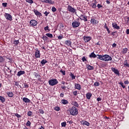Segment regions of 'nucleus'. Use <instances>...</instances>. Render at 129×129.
<instances>
[{
	"label": "nucleus",
	"instance_id": "obj_40",
	"mask_svg": "<svg viewBox=\"0 0 129 129\" xmlns=\"http://www.w3.org/2000/svg\"><path fill=\"white\" fill-rule=\"evenodd\" d=\"M26 2L28 3V4H34V1H33V0H26Z\"/></svg>",
	"mask_w": 129,
	"mask_h": 129
},
{
	"label": "nucleus",
	"instance_id": "obj_30",
	"mask_svg": "<svg viewBox=\"0 0 129 129\" xmlns=\"http://www.w3.org/2000/svg\"><path fill=\"white\" fill-rule=\"evenodd\" d=\"M19 43L20 41H19V40H14L13 44H14V45H16V46H18Z\"/></svg>",
	"mask_w": 129,
	"mask_h": 129
},
{
	"label": "nucleus",
	"instance_id": "obj_49",
	"mask_svg": "<svg viewBox=\"0 0 129 129\" xmlns=\"http://www.w3.org/2000/svg\"><path fill=\"white\" fill-rule=\"evenodd\" d=\"M44 110H42V109H39V111H38V113H44Z\"/></svg>",
	"mask_w": 129,
	"mask_h": 129
},
{
	"label": "nucleus",
	"instance_id": "obj_63",
	"mask_svg": "<svg viewBox=\"0 0 129 129\" xmlns=\"http://www.w3.org/2000/svg\"><path fill=\"white\" fill-rule=\"evenodd\" d=\"M101 98H97V101H101Z\"/></svg>",
	"mask_w": 129,
	"mask_h": 129
},
{
	"label": "nucleus",
	"instance_id": "obj_42",
	"mask_svg": "<svg viewBox=\"0 0 129 129\" xmlns=\"http://www.w3.org/2000/svg\"><path fill=\"white\" fill-rule=\"evenodd\" d=\"M63 38H64V36H63V35H60L58 36H57V38L58 40H62V39H63Z\"/></svg>",
	"mask_w": 129,
	"mask_h": 129
},
{
	"label": "nucleus",
	"instance_id": "obj_43",
	"mask_svg": "<svg viewBox=\"0 0 129 129\" xmlns=\"http://www.w3.org/2000/svg\"><path fill=\"white\" fill-rule=\"evenodd\" d=\"M59 72H60V73H61L63 76H65L66 74V73H65V71H62V69H61V70L59 71Z\"/></svg>",
	"mask_w": 129,
	"mask_h": 129
},
{
	"label": "nucleus",
	"instance_id": "obj_52",
	"mask_svg": "<svg viewBox=\"0 0 129 129\" xmlns=\"http://www.w3.org/2000/svg\"><path fill=\"white\" fill-rule=\"evenodd\" d=\"M61 126H64V127L66 126V122H62Z\"/></svg>",
	"mask_w": 129,
	"mask_h": 129
},
{
	"label": "nucleus",
	"instance_id": "obj_50",
	"mask_svg": "<svg viewBox=\"0 0 129 129\" xmlns=\"http://www.w3.org/2000/svg\"><path fill=\"white\" fill-rule=\"evenodd\" d=\"M73 93L75 96H77V95L78 94L77 93V91H74Z\"/></svg>",
	"mask_w": 129,
	"mask_h": 129
},
{
	"label": "nucleus",
	"instance_id": "obj_56",
	"mask_svg": "<svg viewBox=\"0 0 129 129\" xmlns=\"http://www.w3.org/2000/svg\"><path fill=\"white\" fill-rule=\"evenodd\" d=\"M92 8H93V9H95V8H96V4H93V5H92Z\"/></svg>",
	"mask_w": 129,
	"mask_h": 129
},
{
	"label": "nucleus",
	"instance_id": "obj_27",
	"mask_svg": "<svg viewBox=\"0 0 129 129\" xmlns=\"http://www.w3.org/2000/svg\"><path fill=\"white\" fill-rule=\"evenodd\" d=\"M41 64H42V66H44L46 63H48V61L46 59H42L41 61Z\"/></svg>",
	"mask_w": 129,
	"mask_h": 129
},
{
	"label": "nucleus",
	"instance_id": "obj_39",
	"mask_svg": "<svg viewBox=\"0 0 129 129\" xmlns=\"http://www.w3.org/2000/svg\"><path fill=\"white\" fill-rule=\"evenodd\" d=\"M24 88H29V84L26 83H24Z\"/></svg>",
	"mask_w": 129,
	"mask_h": 129
},
{
	"label": "nucleus",
	"instance_id": "obj_6",
	"mask_svg": "<svg viewBox=\"0 0 129 129\" xmlns=\"http://www.w3.org/2000/svg\"><path fill=\"white\" fill-rule=\"evenodd\" d=\"M35 58H40V57H41V53H40V50H39V49L38 48L35 49Z\"/></svg>",
	"mask_w": 129,
	"mask_h": 129
},
{
	"label": "nucleus",
	"instance_id": "obj_16",
	"mask_svg": "<svg viewBox=\"0 0 129 129\" xmlns=\"http://www.w3.org/2000/svg\"><path fill=\"white\" fill-rule=\"evenodd\" d=\"M111 70L112 72H114V73H115V74H116V75H119V72L118 71V70L114 68H112Z\"/></svg>",
	"mask_w": 129,
	"mask_h": 129
},
{
	"label": "nucleus",
	"instance_id": "obj_61",
	"mask_svg": "<svg viewBox=\"0 0 129 129\" xmlns=\"http://www.w3.org/2000/svg\"><path fill=\"white\" fill-rule=\"evenodd\" d=\"M124 66H126V67H129V64L126 63L124 64Z\"/></svg>",
	"mask_w": 129,
	"mask_h": 129
},
{
	"label": "nucleus",
	"instance_id": "obj_41",
	"mask_svg": "<svg viewBox=\"0 0 129 129\" xmlns=\"http://www.w3.org/2000/svg\"><path fill=\"white\" fill-rule=\"evenodd\" d=\"M42 39L44 41H47V40H48V37L44 35L42 36Z\"/></svg>",
	"mask_w": 129,
	"mask_h": 129
},
{
	"label": "nucleus",
	"instance_id": "obj_59",
	"mask_svg": "<svg viewBox=\"0 0 129 129\" xmlns=\"http://www.w3.org/2000/svg\"><path fill=\"white\" fill-rule=\"evenodd\" d=\"M112 46L113 48H115V47H116V44L113 43Z\"/></svg>",
	"mask_w": 129,
	"mask_h": 129
},
{
	"label": "nucleus",
	"instance_id": "obj_21",
	"mask_svg": "<svg viewBox=\"0 0 129 129\" xmlns=\"http://www.w3.org/2000/svg\"><path fill=\"white\" fill-rule=\"evenodd\" d=\"M91 96H92V94L90 92H88L86 95L87 99H90V98H91Z\"/></svg>",
	"mask_w": 129,
	"mask_h": 129
},
{
	"label": "nucleus",
	"instance_id": "obj_25",
	"mask_svg": "<svg viewBox=\"0 0 129 129\" xmlns=\"http://www.w3.org/2000/svg\"><path fill=\"white\" fill-rule=\"evenodd\" d=\"M72 105H74V106H76V107H79V104L77 101L72 102Z\"/></svg>",
	"mask_w": 129,
	"mask_h": 129
},
{
	"label": "nucleus",
	"instance_id": "obj_51",
	"mask_svg": "<svg viewBox=\"0 0 129 129\" xmlns=\"http://www.w3.org/2000/svg\"><path fill=\"white\" fill-rule=\"evenodd\" d=\"M15 116H17V117H18V118H20V117H21V115H19L18 113H16L15 114Z\"/></svg>",
	"mask_w": 129,
	"mask_h": 129
},
{
	"label": "nucleus",
	"instance_id": "obj_11",
	"mask_svg": "<svg viewBox=\"0 0 129 129\" xmlns=\"http://www.w3.org/2000/svg\"><path fill=\"white\" fill-rule=\"evenodd\" d=\"M91 23L93 25H96V24H97V18L93 17L91 20Z\"/></svg>",
	"mask_w": 129,
	"mask_h": 129
},
{
	"label": "nucleus",
	"instance_id": "obj_31",
	"mask_svg": "<svg viewBox=\"0 0 129 129\" xmlns=\"http://www.w3.org/2000/svg\"><path fill=\"white\" fill-rule=\"evenodd\" d=\"M14 85L15 86H19V81H14Z\"/></svg>",
	"mask_w": 129,
	"mask_h": 129
},
{
	"label": "nucleus",
	"instance_id": "obj_23",
	"mask_svg": "<svg viewBox=\"0 0 129 129\" xmlns=\"http://www.w3.org/2000/svg\"><path fill=\"white\" fill-rule=\"evenodd\" d=\"M7 94L8 97H14V93L13 92H7Z\"/></svg>",
	"mask_w": 129,
	"mask_h": 129
},
{
	"label": "nucleus",
	"instance_id": "obj_4",
	"mask_svg": "<svg viewBox=\"0 0 129 129\" xmlns=\"http://www.w3.org/2000/svg\"><path fill=\"white\" fill-rule=\"evenodd\" d=\"M67 10L68 12H70V13H72V14L76 13V9H74V8L70 5L68 6Z\"/></svg>",
	"mask_w": 129,
	"mask_h": 129
},
{
	"label": "nucleus",
	"instance_id": "obj_60",
	"mask_svg": "<svg viewBox=\"0 0 129 129\" xmlns=\"http://www.w3.org/2000/svg\"><path fill=\"white\" fill-rule=\"evenodd\" d=\"M107 32H108V34H110V30H109V29L108 28L106 29Z\"/></svg>",
	"mask_w": 129,
	"mask_h": 129
},
{
	"label": "nucleus",
	"instance_id": "obj_7",
	"mask_svg": "<svg viewBox=\"0 0 129 129\" xmlns=\"http://www.w3.org/2000/svg\"><path fill=\"white\" fill-rule=\"evenodd\" d=\"M5 17L6 18V20H8L9 21H13V16L9 14L5 13L4 15Z\"/></svg>",
	"mask_w": 129,
	"mask_h": 129
},
{
	"label": "nucleus",
	"instance_id": "obj_26",
	"mask_svg": "<svg viewBox=\"0 0 129 129\" xmlns=\"http://www.w3.org/2000/svg\"><path fill=\"white\" fill-rule=\"evenodd\" d=\"M89 57L90 58H96V54L94 52H92Z\"/></svg>",
	"mask_w": 129,
	"mask_h": 129
},
{
	"label": "nucleus",
	"instance_id": "obj_12",
	"mask_svg": "<svg viewBox=\"0 0 129 129\" xmlns=\"http://www.w3.org/2000/svg\"><path fill=\"white\" fill-rule=\"evenodd\" d=\"M91 40L90 36H84V40L85 43H88Z\"/></svg>",
	"mask_w": 129,
	"mask_h": 129
},
{
	"label": "nucleus",
	"instance_id": "obj_64",
	"mask_svg": "<svg viewBox=\"0 0 129 129\" xmlns=\"http://www.w3.org/2000/svg\"><path fill=\"white\" fill-rule=\"evenodd\" d=\"M94 85L95 86H97V82H95L94 84Z\"/></svg>",
	"mask_w": 129,
	"mask_h": 129
},
{
	"label": "nucleus",
	"instance_id": "obj_19",
	"mask_svg": "<svg viewBox=\"0 0 129 129\" xmlns=\"http://www.w3.org/2000/svg\"><path fill=\"white\" fill-rule=\"evenodd\" d=\"M65 44L67 45L68 47L71 46L72 44V42L70 40H68L65 41Z\"/></svg>",
	"mask_w": 129,
	"mask_h": 129
},
{
	"label": "nucleus",
	"instance_id": "obj_34",
	"mask_svg": "<svg viewBox=\"0 0 129 129\" xmlns=\"http://www.w3.org/2000/svg\"><path fill=\"white\" fill-rule=\"evenodd\" d=\"M70 75L71 77H72V80H74V79H75L76 77L75 76H74V75L72 73H71Z\"/></svg>",
	"mask_w": 129,
	"mask_h": 129
},
{
	"label": "nucleus",
	"instance_id": "obj_48",
	"mask_svg": "<svg viewBox=\"0 0 129 129\" xmlns=\"http://www.w3.org/2000/svg\"><path fill=\"white\" fill-rule=\"evenodd\" d=\"M27 126H30L31 125V121L30 120H28L27 122L26 123Z\"/></svg>",
	"mask_w": 129,
	"mask_h": 129
},
{
	"label": "nucleus",
	"instance_id": "obj_58",
	"mask_svg": "<svg viewBox=\"0 0 129 129\" xmlns=\"http://www.w3.org/2000/svg\"><path fill=\"white\" fill-rule=\"evenodd\" d=\"M108 27H107V24H106V23L104 25V29H108Z\"/></svg>",
	"mask_w": 129,
	"mask_h": 129
},
{
	"label": "nucleus",
	"instance_id": "obj_3",
	"mask_svg": "<svg viewBox=\"0 0 129 129\" xmlns=\"http://www.w3.org/2000/svg\"><path fill=\"white\" fill-rule=\"evenodd\" d=\"M72 27L74 29L75 28H78L79 26H80V22L79 21V19L78 20H75L73 23H72Z\"/></svg>",
	"mask_w": 129,
	"mask_h": 129
},
{
	"label": "nucleus",
	"instance_id": "obj_24",
	"mask_svg": "<svg viewBox=\"0 0 129 129\" xmlns=\"http://www.w3.org/2000/svg\"><path fill=\"white\" fill-rule=\"evenodd\" d=\"M61 103L62 104H68V103H69V102H68V100H66V99H62L61 100Z\"/></svg>",
	"mask_w": 129,
	"mask_h": 129
},
{
	"label": "nucleus",
	"instance_id": "obj_10",
	"mask_svg": "<svg viewBox=\"0 0 129 129\" xmlns=\"http://www.w3.org/2000/svg\"><path fill=\"white\" fill-rule=\"evenodd\" d=\"M71 112L72 113H78V109H77V108H76L75 106H73L71 110Z\"/></svg>",
	"mask_w": 129,
	"mask_h": 129
},
{
	"label": "nucleus",
	"instance_id": "obj_18",
	"mask_svg": "<svg viewBox=\"0 0 129 129\" xmlns=\"http://www.w3.org/2000/svg\"><path fill=\"white\" fill-rule=\"evenodd\" d=\"M81 124H83V125H87V126H89V122H88L87 121L85 120H82L81 121Z\"/></svg>",
	"mask_w": 129,
	"mask_h": 129
},
{
	"label": "nucleus",
	"instance_id": "obj_62",
	"mask_svg": "<svg viewBox=\"0 0 129 129\" xmlns=\"http://www.w3.org/2000/svg\"><path fill=\"white\" fill-rule=\"evenodd\" d=\"M126 34H127V35H129V29H127L126 31Z\"/></svg>",
	"mask_w": 129,
	"mask_h": 129
},
{
	"label": "nucleus",
	"instance_id": "obj_46",
	"mask_svg": "<svg viewBox=\"0 0 129 129\" xmlns=\"http://www.w3.org/2000/svg\"><path fill=\"white\" fill-rule=\"evenodd\" d=\"M51 11L54 13L56 12V11H57V9H56V8H55V7H52L51 8Z\"/></svg>",
	"mask_w": 129,
	"mask_h": 129
},
{
	"label": "nucleus",
	"instance_id": "obj_44",
	"mask_svg": "<svg viewBox=\"0 0 129 129\" xmlns=\"http://www.w3.org/2000/svg\"><path fill=\"white\" fill-rule=\"evenodd\" d=\"M82 60L83 61V62H86L87 61V59H86V57L85 56H83L82 58Z\"/></svg>",
	"mask_w": 129,
	"mask_h": 129
},
{
	"label": "nucleus",
	"instance_id": "obj_45",
	"mask_svg": "<svg viewBox=\"0 0 129 129\" xmlns=\"http://www.w3.org/2000/svg\"><path fill=\"white\" fill-rule=\"evenodd\" d=\"M2 6L4 8H7V6H8V3H2Z\"/></svg>",
	"mask_w": 129,
	"mask_h": 129
},
{
	"label": "nucleus",
	"instance_id": "obj_53",
	"mask_svg": "<svg viewBox=\"0 0 129 129\" xmlns=\"http://www.w3.org/2000/svg\"><path fill=\"white\" fill-rule=\"evenodd\" d=\"M128 83H129V82H128V80H126V81H125L124 82V84H128Z\"/></svg>",
	"mask_w": 129,
	"mask_h": 129
},
{
	"label": "nucleus",
	"instance_id": "obj_33",
	"mask_svg": "<svg viewBox=\"0 0 129 129\" xmlns=\"http://www.w3.org/2000/svg\"><path fill=\"white\" fill-rule=\"evenodd\" d=\"M87 69H88V70H92L93 69V67L88 64L87 66Z\"/></svg>",
	"mask_w": 129,
	"mask_h": 129
},
{
	"label": "nucleus",
	"instance_id": "obj_8",
	"mask_svg": "<svg viewBox=\"0 0 129 129\" xmlns=\"http://www.w3.org/2000/svg\"><path fill=\"white\" fill-rule=\"evenodd\" d=\"M80 19L81 21H84L85 22H87V16L85 15H81L80 16Z\"/></svg>",
	"mask_w": 129,
	"mask_h": 129
},
{
	"label": "nucleus",
	"instance_id": "obj_29",
	"mask_svg": "<svg viewBox=\"0 0 129 129\" xmlns=\"http://www.w3.org/2000/svg\"><path fill=\"white\" fill-rule=\"evenodd\" d=\"M127 48H125L123 49V50L122 51V54H126V53H127Z\"/></svg>",
	"mask_w": 129,
	"mask_h": 129
},
{
	"label": "nucleus",
	"instance_id": "obj_32",
	"mask_svg": "<svg viewBox=\"0 0 129 129\" xmlns=\"http://www.w3.org/2000/svg\"><path fill=\"white\" fill-rule=\"evenodd\" d=\"M45 36H47V37H48V38H53V34L51 33H46Z\"/></svg>",
	"mask_w": 129,
	"mask_h": 129
},
{
	"label": "nucleus",
	"instance_id": "obj_2",
	"mask_svg": "<svg viewBox=\"0 0 129 129\" xmlns=\"http://www.w3.org/2000/svg\"><path fill=\"white\" fill-rule=\"evenodd\" d=\"M48 83L51 86H54L58 84V81L56 79H51L48 81Z\"/></svg>",
	"mask_w": 129,
	"mask_h": 129
},
{
	"label": "nucleus",
	"instance_id": "obj_13",
	"mask_svg": "<svg viewBox=\"0 0 129 129\" xmlns=\"http://www.w3.org/2000/svg\"><path fill=\"white\" fill-rule=\"evenodd\" d=\"M42 3H45V4H50L51 5H53L54 2L52 0H41Z\"/></svg>",
	"mask_w": 129,
	"mask_h": 129
},
{
	"label": "nucleus",
	"instance_id": "obj_20",
	"mask_svg": "<svg viewBox=\"0 0 129 129\" xmlns=\"http://www.w3.org/2000/svg\"><path fill=\"white\" fill-rule=\"evenodd\" d=\"M25 73H26V72H25V71H20L17 73V76H18V77H20V76H21V75H24V74H25Z\"/></svg>",
	"mask_w": 129,
	"mask_h": 129
},
{
	"label": "nucleus",
	"instance_id": "obj_54",
	"mask_svg": "<svg viewBox=\"0 0 129 129\" xmlns=\"http://www.w3.org/2000/svg\"><path fill=\"white\" fill-rule=\"evenodd\" d=\"M61 88L65 90L66 89V86H61Z\"/></svg>",
	"mask_w": 129,
	"mask_h": 129
},
{
	"label": "nucleus",
	"instance_id": "obj_5",
	"mask_svg": "<svg viewBox=\"0 0 129 129\" xmlns=\"http://www.w3.org/2000/svg\"><path fill=\"white\" fill-rule=\"evenodd\" d=\"M29 24L31 27H35L38 25V21L35 20H30Z\"/></svg>",
	"mask_w": 129,
	"mask_h": 129
},
{
	"label": "nucleus",
	"instance_id": "obj_57",
	"mask_svg": "<svg viewBox=\"0 0 129 129\" xmlns=\"http://www.w3.org/2000/svg\"><path fill=\"white\" fill-rule=\"evenodd\" d=\"M97 7L98 9H100V8H102V6L100 5V4H98Z\"/></svg>",
	"mask_w": 129,
	"mask_h": 129
},
{
	"label": "nucleus",
	"instance_id": "obj_17",
	"mask_svg": "<svg viewBox=\"0 0 129 129\" xmlns=\"http://www.w3.org/2000/svg\"><path fill=\"white\" fill-rule=\"evenodd\" d=\"M23 101L25 102V103H29L31 102V100L29 99L28 98L23 97L22 99Z\"/></svg>",
	"mask_w": 129,
	"mask_h": 129
},
{
	"label": "nucleus",
	"instance_id": "obj_28",
	"mask_svg": "<svg viewBox=\"0 0 129 129\" xmlns=\"http://www.w3.org/2000/svg\"><path fill=\"white\" fill-rule=\"evenodd\" d=\"M0 100L2 103H4L6 101V98L3 96H0Z\"/></svg>",
	"mask_w": 129,
	"mask_h": 129
},
{
	"label": "nucleus",
	"instance_id": "obj_37",
	"mask_svg": "<svg viewBox=\"0 0 129 129\" xmlns=\"http://www.w3.org/2000/svg\"><path fill=\"white\" fill-rule=\"evenodd\" d=\"M43 14L45 15V17H48V15L50 14V12L49 11H45L43 12Z\"/></svg>",
	"mask_w": 129,
	"mask_h": 129
},
{
	"label": "nucleus",
	"instance_id": "obj_14",
	"mask_svg": "<svg viewBox=\"0 0 129 129\" xmlns=\"http://www.w3.org/2000/svg\"><path fill=\"white\" fill-rule=\"evenodd\" d=\"M33 12L37 17H42V14L38 11V10H34Z\"/></svg>",
	"mask_w": 129,
	"mask_h": 129
},
{
	"label": "nucleus",
	"instance_id": "obj_9",
	"mask_svg": "<svg viewBox=\"0 0 129 129\" xmlns=\"http://www.w3.org/2000/svg\"><path fill=\"white\" fill-rule=\"evenodd\" d=\"M34 75L35 78H37L38 81H41L42 79H41V75H40V73H34Z\"/></svg>",
	"mask_w": 129,
	"mask_h": 129
},
{
	"label": "nucleus",
	"instance_id": "obj_15",
	"mask_svg": "<svg viewBox=\"0 0 129 129\" xmlns=\"http://www.w3.org/2000/svg\"><path fill=\"white\" fill-rule=\"evenodd\" d=\"M112 26L114 29H116V30H119V26L117 25L116 22L113 23L112 24Z\"/></svg>",
	"mask_w": 129,
	"mask_h": 129
},
{
	"label": "nucleus",
	"instance_id": "obj_55",
	"mask_svg": "<svg viewBox=\"0 0 129 129\" xmlns=\"http://www.w3.org/2000/svg\"><path fill=\"white\" fill-rule=\"evenodd\" d=\"M60 97H64V94L61 93L59 95Z\"/></svg>",
	"mask_w": 129,
	"mask_h": 129
},
{
	"label": "nucleus",
	"instance_id": "obj_47",
	"mask_svg": "<svg viewBox=\"0 0 129 129\" xmlns=\"http://www.w3.org/2000/svg\"><path fill=\"white\" fill-rule=\"evenodd\" d=\"M54 110H56V111H59V110H60V107H59L58 106L55 107Z\"/></svg>",
	"mask_w": 129,
	"mask_h": 129
},
{
	"label": "nucleus",
	"instance_id": "obj_35",
	"mask_svg": "<svg viewBox=\"0 0 129 129\" xmlns=\"http://www.w3.org/2000/svg\"><path fill=\"white\" fill-rule=\"evenodd\" d=\"M5 61L4 57L0 56V63H3Z\"/></svg>",
	"mask_w": 129,
	"mask_h": 129
},
{
	"label": "nucleus",
	"instance_id": "obj_1",
	"mask_svg": "<svg viewBox=\"0 0 129 129\" xmlns=\"http://www.w3.org/2000/svg\"><path fill=\"white\" fill-rule=\"evenodd\" d=\"M98 59L102 60V61H104L105 62H108V61H111L112 60V58L107 54L104 55H98Z\"/></svg>",
	"mask_w": 129,
	"mask_h": 129
},
{
	"label": "nucleus",
	"instance_id": "obj_36",
	"mask_svg": "<svg viewBox=\"0 0 129 129\" xmlns=\"http://www.w3.org/2000/svg\"><path fill=\"white\" fill-rule=\"evenodd\" d=\"M44 31H46L47 32H50V29H49V26H47L46 27H45Z\"/></svg>",
	"mask_w": 129,
	"mask_h": 129
},
{
	"label": "nucleus",
	"instance_id": "obj_22",
	"mask_svg": "<svg viewBox=\"0 0 129 129\" xmlns=\"http://www.w3.org/2000/svg\"><path fill=\"white\" fill-rule=\"evenodd\" d=\"M75 89H78V90H80L81 89V85L79 84H75Z\"/></svg>",
	"mask_w": 129,
	"mask_h": 129
},
{
	"label": "nucleus",
	"instance_id": "obj_38",
	"mask_svg": "<svg viewBox=\"0 0 129 129\" xmlns=\"http://www.w3.org/2000/svg\"><path fill=\"white\" fill-rule=\"evenodd\" d=\"M119 84H120V85H121V87H122V88H125V86L123 84V83L120 82L119 83Z\"/></svg>",
	"mask_w": 129,
	"mask_h": 129
}]
</instances>
